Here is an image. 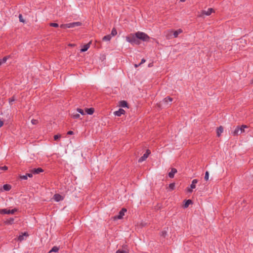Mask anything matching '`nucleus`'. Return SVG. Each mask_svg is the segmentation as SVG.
I'll use <instances>...</instances> for the list:
<instances>
[{"instance_id": "nucleus-23", "label": "nucleus", "mask_w": 253, "mask_h": 253, "mask_svg": "<svg viewBox=\"0 0 253 253\" xmlns=\"http://www.w3.org/2000/svg\"><path fill=\"white\" fill-rule=\"evenodd\" d=\"M59 247H57V246H54L52 249L49 252V253H50L51 252H55V253H57L59 251Z\"/></svg>"}, {"instance_id": "nucleus-6", "label": "nucleus", "mask_w": 253, "mask_h": 253, "mask_svg": "<svg viewBox=\"0 0 253 253\" xmlns=\"http://www.w3.org/2000/svg\"><path fill=\"white\" fill-rule=\"evenodd\" d=\"M150 153H151L150 151L148 149L146 151V153L139 159L138 162L141 163V162L144 161L148 158V156L149 155V154Z\"/></svg>"}, {"instance_id": "nucleus-1", "label": "nucleus", "mask_w": 253, "mask_h": 253, "mask_svg": "<svg viewBox=\"0 0 253 253\" xmlns=\"http://www.w3.org/2000/svg\"><path fill=\"white\" fill-rule=\"evenodd\" d=\"M135 36L138 39H139L144 42H147L150 39V37L147 34L142 32H137L135 33Z\"/></svg>"}, {"instance_id": "nucleus-41", "label": "nucleus", "mask_w": 253, "mask_h": 253, "mask_svg": "<svg viewBox=\"0 0 253 253\" xmlns=\"http://www.w3.org/2000/svg\"><path fill=\"white\" fill-rule=\"evenodd\" d=\"M167 235V231H163L161 233V236L165 237Z\"/></svg>"}, {"instance_id": "nucleus-26", "label": "nucleus", "mask_w": 253, "mask_h": 253, "mask_svg": "<svg viewBox=\"0 0 253 253\" xmlns=\"http://www.w3.org/2000/svg\"><path fill=\"white\" fill-rule=\"evenodd\" d=\"M3 187L4 190L9 191L11 189V186L9 184H4Z\"/></svg>"}, {"instance_id": "nucleus-34", "label": "nucleus", "mask_w": 253, "mask_h": 253, "mask_svg": "<svg viewBox=\"0 0 253 253\" xmlns=\"http://www.w3.org/2000/svg\"><path fill=\"white\" fill-rule=\"evenodd\" d=\"M19 19L20 22H22V23H25V21L24 19L23 18L22 14H19Z\"/></svg>"}, {"instance_id": "nucleus-44", "label": "nucleus", "mask_w": 253, "mask_h": 253, "mask_svg": "<svg viewBox=\"0 0 253 253\" xmlns=\"http://www.w3.org/2000/svg\"><path fill=\"white\" fill-rule=\"evenodd\" d=\"M193 188H191V187L190 188L188 187L187 188V191L189 193H191L192 192V189Z\"/></svg>"}, {"instance_id": "nucleus-33", "label": "nucleus", "mask_w": 253, "mask_h": 253, "mask_svg": "<svg viewBox=\"0 0 253 253\" xmlns=\"http://www.w3.org/2000/svg\"><path fill=\"white\" fill-rule=\"evenodd\" d=\"M72 117L74 119H78L80 118V116L79 114H72Z\"/></svg>"}, {"instance_id": "nucleus-14", "label": "nucleus", "mask_w": 253, "mask_h": 253, "mask_svg": "<svg viewBox=\"0 0 253 253\" xmlns=\"http://www.w3.org/2000/svg\"><path fill=\"white\" fill-rule=\"evenodd\" d=\"M125 111L123 109H119L118 111H115L114 114L117 116H121L122 114H124Z\"/></svg>"}, {"instance_id": "nucleus-46", "label": "nucleus", "mask_w": 253, "mask_h": 253, "mask_svg": "<svg viewBox=\"0 0 253 253\" xmlns=\"http://www.w3.org/2000/svg\"><path fill=\"white\" fill-rule=\"evenodd\" d=\"M145 61H146L145 59H144L143 58V59H142L141 60V62H140L139 64H140V65H141L142 64H143V63H144V62H145Z\"/></svg>"}, {"instance_id": "nucleus-7", "label": "nucleus", "mask_w": 253, "mask_h": 253, "mask_svg": "<svg viewBox=\"0 0 253 253\" xmlns=\"http://www.w3.org/2000/svg\"><path fill=\"white\" fill-rule=\"evenodd\" d=\"M126 211V209L123 208L119 212L118 215L115 216V219H122L123 216L125 215V213Z\"/></svg>"}, {"instance_id": "nucleus-48", "label": "nucleus", "mask_w": 253, "mask_h": 253, "mask_svg": "<svg viewBox=\"0 0 253 253\" xmlns=\"http://www.w3.org/2000/svg\"><path fill=\"white\" fill-rule=\"evenodd\" d=\"M3 125V122L0 120V127Z\"/></svg>"}, {"instance_id": "nucleus-38", "label": "nucleus", "mask_w": 253, "mask_h": 253, "mask_svg": "<svg viewBox=\"0 0 253 253\" xmlns=\"http://www.w3.org/2000/svg\"><path fill=\"white\" fill-rule=\"evenodd\" d=\"M31 123L33 125H37L38 124L39 122H38V120H35V119H33L31 121Z\"/></svg>"}, {"instance_id": "nucleus-24", "label": "nucleus", "mask_w": 253, "mask_h": 253, "mask_svg": "<svg viewBox=\"0 0 253 253\" xmlns=\"http://www.w3.org/2000/svg\"><path fill=\"white\" fill-rule=\"evenodd\" d=\"M111 39V35H106V36H104L102 40L104 41H110Z\"/></svg>"}, {"instance_id": "nucleus-50", "label": "nucleus", "mask_w": 253, "mask_h": 253, "mask_svg": "<svg viewBox=\"0 0 253 253\" xmlns=\"http://www.w3.org/2000/svg\"><path fill=\"white\" fill-rule=\"evenodd\" d=\"M69 46H74V44H69Z\"/></svg>"}, {"instance_id": "nucleus-13", "label": "nucleus", "mask_w": 253, "mask_h": 253, "mask_svg": "<svg viewBox=\"0 0 253 253\" xmlns=\"http://www.w3.org/2000/svg\"><path fill=\"white\" fill-rule=\"evenodd\" d=\"M43 171V170L41 168H39L38 169H34L31 171L32 173H34V174H39L40 172H42Z\"/></svg>"}, {"instance_id": "nucleus-27", "label": "nucleus", "mask_w": 253, "mask_h": 253, "mask_svg": "<svg viewBox=\"0 0 253 253\" xmlns=\"http://www.w3.org/2000/svg\"><path fill=\"white\" fill-rule=\"evenodd\" d=\"M172 100H173L172 98H171V97H169V96L166 97V98L164 99V101L165 103H167L168 101L171 102Z\"/></svg>"}, {"instance_id": "nucleus-22", "label": "nucleus", "mask_w": 253, "mask_h": 253, "mask_svg": "<svg viewBox=\"0 0 253 253\" xmlns=\"http://www.w3.org/2000/svg\"><path fill=\"white\" fill-rule=\"evenodd\" d=\"M120 106L122 107H127V103L126 101H121L120 102Z\"/></svg>"}, {"instance_id": "nucleus-3", "label": "nucleus", "mask_w": 253, "mask_h": 253, "mask_svg": "<svg viewBox=\"0 0 253 253\" xmlns=\"http://www.w3.org/2000/svg\"><path fill=\"white\" fill-rule=\"evenodd\" d=\"M137 38L135 36V34H130L128 36L126 37V40L127 42L131 43L139 44V42L137 40Z\"/></svg>"}, {"instance_id": "nucleus-31", "label": "nucleus", "mask_w": 253, "mask_h": 253, "mask_svg": "<svg viewBox=\"0 0 253 253\" xmlns=\"http://www.w3.org/2000/svg\"><path fill=\"white\" fill-rule=\"evenodd\" d=\"M240 42L241 44H242L243 46H244V44H247V41L245 39H241L240 41Z\"/></svg>"}, {"instance_id": "nucleus-2", "label": "nucleus", "mask_w": 253, "mask_h": 253, "mask_svg": "<svg viewBox=\"0 0 253 253\" xmlns=\"http://www.w3.org/2000/svg\"><path fill=\"white\" fill-rule=\"evenodd\" d=\"M248 126L246 125H242L241 126H237L235 130L233 132L234 136L238 135L245 132V128H247Z\"/></svg>"}, {"instance_id": "nucleus-37", "label": "nucleus", "mask_w": 253, "mask_h": 253, "mask_svg": "<svg viewBox=\"0 0 253 253\" xmlns=\"http://www.w3.org/2000/svg\"><path fill=\"white\" fill-rule=\"evenodd\" d=\"M61 137V135L60 134L55 135L54 136V140H57Z\"/></svg>"}, {"instance_id": "nucleus-4", "label": "nucleus", "mask_w": 253, "mask_h": 253, "mask_svg": "<svg viewBox=\"0 0 253 253\" xmlns=\"http://www.w3.org/2000/svg\"><path fill=\"white\" fill-rule=\"evenodd\" d=\"M212 12H214V10L212 8H208V10H202L201 12V14H199L198 16L200 17H203L204 15L209 16Z\"/></svg>"}, {"instance_id": "nucleus-30", "label": "nucleus", "mask_w": 253, "mask_h": 253, "mask_svg": "<svg viewBox=\"0 0 253 253\" xmlns=\"http://www.w3.org/2000/svg\"><path fill=\"white\" fill-rule=\"evenodd\" d=\"M169 188L170 189V190H173L175 188V183H170L169 185Z\"/></svg>"}, {"instance_id": "nucleus-39", "label": "nucleus", "mask_w": 253, "mask_h": 253, "mask_svg": "<svg viewBox=\"0 0 253 253\" xmlns=\"http://www.w3.org/2000/svg\"><path fill=\"white\" fill-rule=\"evenodd\" d=\"M77 111L80 113V114H81L82 115H84V111L83 110L80 109V108H78L77 109Z\"/></svg>"}, {"instance_id": "nucleus-35", "label": "nucleus", "mask_w": 253, "mask_h": 253, "mask_svg": "<svg viewBox=\"0 0 253 253\" xmlns=\"http://www.w3.org/2000/svg\"><path fill=\"white\" fill-rule=\"evenodd\" d=\"M49 25L53 27H58L59 26L58 24L56 23H51L49 24Z\"/></svg>"}, {"instance_id": "nucleus-45", "label": "nucleus", "mask_w": 253, "mask_h": 253, "mask_svg": "<svg viewBox=\"0 0 253 253\" xmlns=\"http://www.w3.org/2000/svg\"><path fill=\"white\" fill-rule=\"evenodd\" d=\"M74 133L73 131H69L68 132H67V134L68 135H72Z\"/></svg>"}, {"instance_id": "nucleus-32", "label": "nucleus", "mask_w": 253, "mask_h": 253, "mask_svg": "<svg viewBox=\"0 0 253 253\" xmlns=\"http://www.w3.org/2000/svg\"><path fill=\"white\" fill-rule=\"evenodd\" d=\"M60 27L61 28H63V29L69 28L68 23V24H61L60 25Z\"/></svg>"}, {"instance_id": "nucleus-9", "label": "nucleus", "mask_w": 253, "mask_h": 253, "mask_svg": "<svg viewBox=\"0 0 253 253\" xmlns=\"http://www.w3.org/2000/svg\"><path fill=\"white\" fill-rule=\"evenodd\" d=\"M54 200L56 202H59L63 200L64 198L63 196L59 194H56L53 196Z\"/></svg>"}, {"instance_id": "nucleus-12", "label": "nucleus", "mask_w": 253, "mask_h": 253, "mask_svg": "<svg viewBox=\"0 0 253 253\" xmlns=\"http://www.w3.org/2000/svg\"><path fill=\"white\" fill-rule=\"evenodd\" d=\"M91 42H89L88 43L84 45L83 48L81 49V52H85L89 48Z\"/></svg>"}, {"instance_id": "nucleus-21", "label": "nucleus", "mask_w": 253, "mask_h": 253, "mask_svg": "<svg viewBox=\"0 0 253 253\" xmlns=\"http://www.w3.org/2000/svg\"><path fill=\"white\" fill-rule=\"evenodd\" d=\"M198 182V180L196 179H195L194 180H193V181H192V183L190 185L191 186V188H196V184Z\"/></svg>"}, {"instance_id": "nucleus-51", "label": "nucleus", "mask_w": 253, "mask_h": 253, "mask_svg": "<svg viewBox=\"0 0 253 253\" xmlns=\"http://www.w3.org/2000/svg\"><path fill=\"white\" fill-rule=\"evenodd\" d=\"M180 2H184L185 0H179Z\"/></svg>"}, {"instance_id": "nucleus-29", "label": "nucleus", "mask_w": 253, "mask_h": 253, "mask_svg": "<svg viewBox=\"0 0 253 253\" xmlns=\"http://www.w3.org/2000/svg\"><path fill=\"white\" fill-rule=\"evenodd\" d=\"M117 34V31L115 28H113L111 31V35L113 36H115Z\"/></svg>"}, {"instance_id": "nucleus-40", "label": "nucleus", "mask_w": 253, "mask_h": 253, "mask_svg": "<svg viewBox=\"0 0 253 253\" xmlns=\"http://www.w3.org/2000/svg\"><path fill=\"white\" fill-rule=\"evenodd\" d=\"M15 97H14V96H13V97H12L11 98H9V103H10V104H12V102H13V101H15Z\"/></svg>"}, {"instance_id": "nucleus-36", "label": "nucleus", "mask_w": 253, "mask_h": 253, "mask_svg": "<svg viewBox=\"0 0 253 253\" xmlns=\"http://www.w3.org/2000/svg\"><path fill=\"white\" fill-rule=\"evenodd\" d=\"M209 173L208 171H207L205 173V179L207 181L209 179Z\"/></svg>"}, {"instance_id": "nucleus-16", "label": "nucleus", "mask_w": 253, "mask_h": 253, "mask_svg": "<svg viewBox=\"0 0 253 253\" xmlns=\"http://www.w3.org/2000/svg\"><path fill=\"white\" fill-rule=\"evenodd\" d=\"M223 131V127L222 126H220L217 127L216 130L217 136L219 137L220 136L221 133H222Z\"/></svg>"}, {"instance_id": "nucleus-18", "label": "nucleus", "mask_w": 253, "mask_h": 253, "mask_svg": "<svg viewBox=\"0 0 253 253\" xmlns=\"http://www.w3.org/2000/svg\"><path fill=\"white\" fill-rule=\"evenodd\" d=\"M85 111L87 114L92 115L94 112V109L93 108H86Z\"/></svg>"}, {"instance_id": "nucleus-53", "label": "nucleus", "mask_w": 253, "mask_h": 253, "mask_svg": "<svg viewBox=\"0 0 253 253\" xmlns=\"http://www.w3.org/2000/svg\"><path fill=\"white\" fill-rule=\"evenodd\" d=\"M148 66H149V67H151V66H152L151 64H149Z\"/></svg>"}, {"instance_id": "nucleus-5", "label": "nucleus", "mask_w": 253, "mask_h": 253, "mask_svg": "<svg viewBox=\"0 0 253 253\" xmlns=\"http://www.w3.org/2000/svg\"><path fill=\"white\" fill-rule=\"evenodd\" d=\"M17 211L16 209H14L11 210H7L6 209L0 210V213L1 214H13Z\"/></svg>"}, {"instance_id": "nucleus-11", "label": "nucleus", "mask_w": 253, "mask_h": 253, "mask_svg": "<svg viewBox=\"0 0 253 253\" xmlns=\"http://www.w3.org/2000/svg\"><path fill=\"white\" fill-rule=\"evenodd\" d=\"M177 169L175 168H172L171 169V171L169 173V176L170 178H173L174 177V174L177 172Z\"/></svg>"}, {"instance_id": "nucleus-43", "label": "nucleus", "mask_w": 253, "mask_h": 253, "mask_svg": "<svg viewBox=\"0 0 253 253\" xmlns=\"http://www.w3.org/2000/svg\"><path fill=\"white\" fill-rule=\"evenodd\" d=\"M20 178L23 179H27V175L26 174L25 175H22L20 176Z\"/></svg>"}, {"instance_id": "nucleus-8", "label": "nucleus", "mask_w": 253, "mask_h": 253, "mask_svg": "<svg viewBox=\"0 0 253 253\" xmlns=\"http://www.w3.org/2000/svg\"><path fill=\"white\" fill-rule=\"evenodd\" d=\"M82 25V23L81 22H76L68 23V27H69V28H74L76 26H80Z\"/></svg>"}, {"instance_id": "nucleus-49", "label": "nucleus", "mask_w": 253, "mask_h": 253, "mask_svg": "<svg viewBox=\"0 0 253 253\" xmlns=\"http://www.w3.org/2000/svg\"><path fill=\"white\" fill-rule=\"evenodd\" d=\"M140 66V64H134V67H135V68H137V67H138V66Z\"/></svg>"}, {"instance_id": "nucleus-47", "label": "nucleus", "mask_w": 253, "mask_h": 253, "mask_svg": "<svg viewBox=\"0 0 253 253\" xmlns=\"http://www.w3.org/2000/svg\"><path fill=\"white\" fill-rule=\"evenodd\" d=\"M27 175V177L29 176V177H32L33 176L32 173H28L26 174Z\"/></svg>"}, {"instance_id": "nucleus-52", "label": "nucleus", "mask_w": 253, "mask_h": 253, "mask_svg": "<svg viewBox=\"0 0 253 253\" xmlns=\"http://www.w3.org/2000/svg\"><path fill=\"white\" fill-rule=\"evenodd\" d=\"M251 84H253V79L251 80Z\"/></svg>"}, {"instance_id": "nucleus-28", "label": "nucleus", "mask_w": 253, "mask_h": 253, "mask_svg": "<svg viewBox=\"0 0 253 253\" xmlns=\"http://www.w3.org/2000/svg\"><path fill=\"white\" fill-rule=\"evenodd\" d=\"M13 222H14V218H10L9 219H7L5 221V223L6 224H12L13 223Z\"/></svg>"}, {"instance_id": "nucleus-25", "label": "nucleus", "mask_w": 253, "mask_h": 253, "mask_svg": "<svg viewBox=\"0 0 253 253\" xmlns=\"http://www.w3.org/2000/svg\"><path fill=\"white\" fill-rule=\"evenodd\" d=\"M172 32H173V31L172 30H168L167 32V34H166V37L167 39H170V37L172 34Z\"/></svg>"}, {"instance_id": "nucleus-17", "label": "nucleus", "mask_w": 253, "mask_h": 253, "mask_svg": "<svg viewBox=\"0 0 253 253\" xmlns=\"http://www.w3.org/2000/svg\"><path fill=\"white\" fill-rule=\"evenodd\" d=\"M29 236L27 232H24L22 235H19L18 238V241L21 242L24 239V236L28 237Z\"/></svg>"}, {"instance_id": "nucleus-19", "label": "nucleus", "mask_w": 253, "mask_h": 253, "mask_svg": "<svg viewBox=\"0 0 253 253\" xmlns=\"http://www.w3.org/2000/svg\"><path fill=\"white\" fill-rule=\"evenodd\" d=\"M192 203V201L191 200H186L185 204L183 205L184 208H187L188 207L190 204Z\"/></svg>"}, {"instance_id": "nucleus-42", "label": "nucleus", "mask_w": 253, "mask_h": 253, "mask_svg": "<svg viewBox=\"0 0 253 253\" xmlns=\"http://www.w3.org/2000/svg\"><path fill=\"white\" fill-rule=\"evenodd\" d=\"M8 169V167L6 166L0 167V170H6Z\"/></svg>"}, {"instance_id": "nucleus-20", "label": "nucleus", "mask_w": 253, "mask_h": 253, "mask_svg": "<svg viewBox=\"0 0 253 253\" xmlns=\"http://www.w3.org/2000/svg\"><path fill=\"white\" fill-rule=\"evenodd\" d=\"M9 58V56H6L4 57L2 59H0V66L2 64L6 62L7 60Z\"/></svg>"}, {"instance_id": "nucleus-10", "label": "nucleus", "mask_w": 253, "mask_h": 253, "mask_svg": "<svg viewBox=\"0 0 253 253\" xmlns=\"http://www.w3.org/2000/svg\"><path fill=\"white\" fill-rule=\"evenodd\" d=\"M122 251H123L124 253H129V250L127 245L124 244L122 246V249H121Z\"/></svg>"}, {"instance_id": "nucleus-15", "label": "nucleus", "mask_w": 253, "mask_h": 253, "mask_svg": "<svg viewBox=\"0 0 253 253\" xmlns=\"http://www.w3.org/2000/svg\"><path fill=\"white\" fill-rule=\"evenodd\" d=\"M181 33H182V30L181 29H179L176 31H173L172 32L174 38H177L178 35Z\"/></svg>"}]
</instances>
